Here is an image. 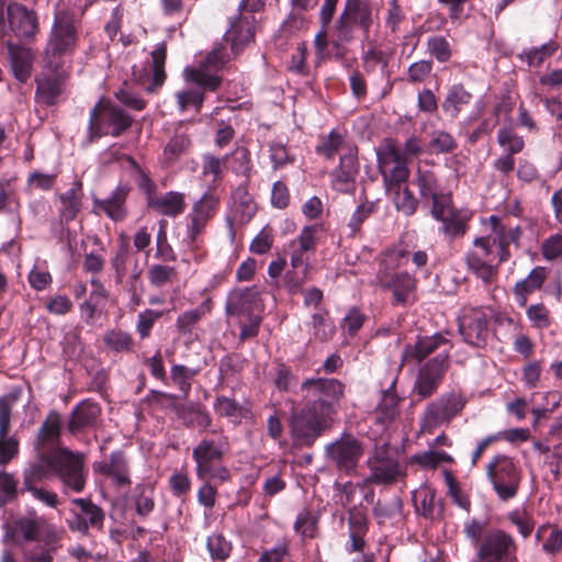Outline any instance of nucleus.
Wrapping results in <instances>:
<instances>
[{
  "instance_id": "obj_8",
  "label": "nucleus",
  "mask_w": 562,
  "mask_h": 562,
  "mask_svg": "<svg viewBox=\"0 0 562 562\" xmlns=\"http://www.w3.org/2000/svg\"><path fill=\"white\" fill-rule=\"evenodd\" d=\"M68 71L63 60L44 59L43 70L36 76V98L40 102L53 105L63 94Z\"/></svg>"
},
{
  "instance_id": "obj_6",
  "label": "nucleus",
  "mask_w": 562,
  "mask_h": 562,
  "mask_svg": "<svg viewBox=\"0 0 562 562\" xmlns=\"http://www.w3.org/2000/svg\"><path fill=\"white\" fill-rule=\"evenodd\" d=\"M366 463L369 475L363 480V484L390 485L405 475V467L387 445L375 448Z\"/></svg>"
},
{
  "instance_id": "obj_35",
  "label": "nucleus",
  "mask_w": 562,
  "mask_h": 562,
  "mask_svg": "<svg viewBox=\"0 0 562 562\" xmlns=\"http://www.w3.org/2000/svg\"><path fill=\"white\" fill-rule=\"evenodd\" d=\"M472 94L465 90L463 85L457 83L449 88L447 95L441 104L445 114L451 119L459 115L462 108L470 103Z\"/></svg>"
},
{
  "instance_id": "obj_22",
  "label": "nucleus",
  "mask_w": 562,
  "mask_h": 562,
  "mask_svg": "<svg viewBox=\"0 0 562 562\" xmlns=\"http://www.w3.org/2000/svg\"><path fill=\"white\" fill-rule=\"evenodd\" d=\"M76 43V30L68 19H58L52 31L44 59L61 60V55L72 49Z\"/></svg>"
},
{
  "instance_id": "obj_25",
  "label": "nucleus",
  "mask_w": 562,
  "mask_h": 562,
  "mask_svg": "<svg viewBox=\"0 0 562 562\" xmlns=\"http://www.w3.org/2000/svg\"><path fill=\"white\" fill-rule=\"evenodd\" d=\"M8 20L11 32L18 37L33 36L37 30V19L26 7L13 2L8 5Z\"/></svg>"
},
{
  "instance_id": "obj_10",
  "label": "nucleus",
  "mask_w": 562,
  "mask_h": 562,
  "mask_svg": "<svg viewBox=\"0 0 562 562\" xmlns=\"http://www.w3.org/2000/svg\"><path fill=\"white\" fill-rule=\"evenodd\" d=\"M379 171L383 178L386 191H392L398 186L405 184L409 177L406 159L398 148L387 142L376 151Z\"/></svg>"
},
{
  "instance_id": "obj_19",
  "label": "nucleus",
  "mask_w": 562,
  "mask_h": 562,
  "mask_svg": "<svg viewBox=\"0 0 562 562\" xmlns=\"http://www.w3.org/2000/svg\"><path fill=\"white\" fill-rule=\"evenodd\" d=\"M18 400V393H9L0 397V465L8 464L19 453L18 439L9 436L11 411Z\"/></svg>"
},
{
  "instance_id": "obj_30",
  "label": "nucleus",
  "mask_w": 562,
  "mask_h": 562,
  "mask_svg": "<svg viewBox=\"0 0 562 562\" xmlns=\"http://www.w3.org/2000/svg\"><path fill=\"white\" fill-rule=\"evenodd\" d=\"M128 194V189L125 187H117L112 195L108 199H93V210L95 212L102 211L113 221H122L125 217V201Z\"/></svg>"
},
{
  "instance_id": "obj_54",
  "label": "nucleus",
  "mask_w": 562,
  "mask_h": 562,
  "mask_svg": "<svg viewBox=\"0 0 562 562\" xmlns=\"http://www.w3.org/2000/svg\"><path fill=\"white\" fill-rule=\"evenodd\" d=\"M227 41L232 42V48L237 49L239 45L248 43L254 37V31L250 22H240L233 24L226 33Z\"/></svg>"
},
{
  "instance_id": "obj_5",
  "label": "nucleus",
  "mask_w": 562,
  "mask_h": 562,
  "mask_svg": "<svg viewBox=\"0 0 562 562\" xmlns=\"http://www.w3.org/2000/svg\"><path fill=\"white\" fill-rule=\"evenodd\" d=\"M333 422V417L305 402L304 407L292 415L291 434L297 443L312 446L324 431L331 428Z\"/></svg>"
},
{
  "instance_id": "obj_45",
  "label": "nucleus",
  "mask_w": 562,
  "mask_h": 562,
  "mask_svg": "<svg viewBox=\"0 0 562 562\" xmlns=\"http://www.w3.org/2000/svg\"><path fill=\"white\" fill-rule=\"evenodd\" d=\"M210 311L207 304L181 313L176 321V328L182 335L191 334L200 319Z\"/></svg>"
},
{
  "instance_id": "obj_23",
  "label": "nucleus",
  "mask_w": 562,
  "mask_h": 562,
  "mask_svg": "<svg viewBox=\"0 0 562 562\" xmlns=\"http://www.w3.org/2000/svg\"><path fill=\"white\" fill-rule=\"evenodd\" d=\"M338 1L339 0H324L318 14L321 29L314 38V46L318 60H324L330 57V53L328 50V46L330 45V29L333 26L331 21L336 12Z\"/></svg>"
},
{
  "instance_id": "obj_49",
  "label": "nucleus",
  "mask_w": 562,
  "mask_h": 562,
  "mask_svg": "<svg viewBox=\"0 0 562 562\" xmlns=\"http://www.w3.org/2000/svg\"><path fill=\"white\" fill-rule=\"evenodd\" d=\"M436 493L428 486H420L418 490L413 492V503L417 513L424 517H430L434 510Z\"/></svg>"
},
{
  "instance_id": "obj_47",
  "label": "nucleus",
  "mask_w": 562,
  "mask_h": 562,
  "mask_svg": "<svg viewBox=\"0 0 562 562\" xmlns=\"http://www.w3.org/2000/svg\"><path fill=\"white\" fill-rule=\"evenodd\" d=\"M497 143L504 149L505 154H519L524 147V138L512 127H501L497 131Z\"/></svg>"
},
{
  "instance_id": "obj_36",
  "label": "nucleus",
  "mask_w": 562,
  "mask_h": 562,
  "mask_svg": "<svg viewBox=\"0 0 562 562\" xmlns=\"http://www.w3.org/2000/svg\"><path fill=\"white\" fill-rule=\"evenodd\" d=\"M82 183L75 180L71 188L59 195L61 203L60 215L66 221H72L81 207Z\"/></svg>"
},
{
  "instance_id": "obj_52",
  "label": "nucleus",
  "mask_w": 562,
  "mask_h": 562,
  "mask_svg": "<svg viewBox=\"0 0 562 562\" xmlns=\"http://www.w3.org/2000/svg\"><path fill=\"white\" fill-rule=\"evenodd\" d=\"M507 519L516 526L518 532L521 535L522 538H528L533 528H535V520L527 510L525 509H514L507 514Z\"/></svg>"
},
{
  "instance_id": "obj_51",
  "label": "nucleus",
  "mask_w": 562,
  "mask_h": 562,
  "mask_svg": "<svg viewBox=\"0 0 562 562\" xmlns=\"http://www.w3.org/2000/svg\"><path fill=\"white\" fill-rule=\"evenodd\" d=\"M204 88L199 86L196 88L178 91L176 97L180 111H184L189 106H193L199 111L204 101Z\"/></svg>"
},
{
  "instance_id": "obj_7",
  "label": "nucleus",
  "mask_w": 562,
  "mask_h": 562,
  "mask_svg": "<svg viewBox=\"0 0 562 562\" xmlns=\"http://www.w3.org/2000/svg\"><path fill=\"white\" fill-rule=\"evenodd\" d=\"M83 460L82 453H74L68 449L53 451V470L65 488L75 493L83 491L87 482Z\"/></svg>"
},
{
  "instance_id": "obj_12",
  "label": "nucleus",
  "mask_w": 562,
  "mask_h": 562,
  "mask_svg": "<svg viewBox=\"0 0 562 562\" xmlns=\"http://www.w3.org/2000/svg\"><path fill=\"white\" fill-rule=\"evenodd\" d=\"M467 403V398L457 392L445 393L427 405L423 416V429L431 431L434 428L449 424L460 415Z\"/></svg>"
},
{
  "instance_id": "obj_38",
  "label": "nucleus",
  "mask_w": 562,
  "mask_h": 562,
  "mask_svg": "<svg viewBox=\"0 0 562 562\" xmlns=\"http://www.w3.org/2000/svg\"><path fill=\"white\" fill-rule=\"evenodd\" d=\"M348 147L355 146L347 143L341 133L333 130L322 139L321 144L316 147V151L319 155L325 156L327 159H333L337 153H341V155L346 153Z\"/></svg>"
},
{
  "instance_id": "obj_31",
  "label": "nucleus",
  "mask_w": 562,
  "mask_h": 562,
  "mask_svg": "<svg viewBox=\"0 0 562 562\" xmlns=\"http://www.w3.org/2000/svg\"><path fill=\"white\" fill-rule=\"evenodd\" d=\"M101 414L100 406L89 400L79 403L71 412L68 420V429L75 434L83 428L92 426Z\"/></svg>"
},
{
  "instance_id": "obj_18",
  "label": "nucleus",
  "mask_w": 562,
  "mask_h": 562,
  "mask_svg": "<svg viewBox=\"0 0 562 562\" xmlns=\"http://www.w3.org/2000/svg\"><path fill=\"white\" fill-rule=\"evenodd\" d=\"M486 313L480 307L464 308L459 317V331L463 340L474 347H484L488 338Z\"/></svg>"
},
{
  "instance_id": "obj_37",
  "label": "nucleus",
  "mask_w": 562,
  "mask_h": 562,
  "mask_svg": "<svg viewBox=\"0 0 562 562\" xmlns=\"http://www.w3.org/2000/svg\"><path fill=\"white\" fill-rule=\"evenodd\" d=\"M468 270L481 279L485 285L493 283L497 276L496 267L487 263L480 254L471 251L465 257Z\"/></svg>"
},
{
  "instance_id": "obj_26",
  "label": "nucleus",
  "mask_w": 562,
  "mask_h": 562,
  "mask_svg": "<svg viewBox=\"0 0 562 562\" xmlns=\"http://www.w3.org/2000/svg\"><path fill=\"white\" fill-rule=\"evenodd\" d=\"M393 293V305H406L416 300V280L407 272L393 274L383 285Z\"/></svg>"
},
{
  "instance_id": "obj_43",
  "label": "nucleus",
  "mask_w": 562,
  "mask_h": 562,
  "mask_svg": "<svg viewBox=\"0 0 562 562\" xmlns=\"http://www.w3.org/2000/svg\"><path fill=\"white\" fill-rule=\"evenodd\" d=\"M488 221L492 227V232L495 235L494 243L497 241L499 248L508 247V245L512 243H518L521 235V229L519 226L512 227L506 231L497 216L492 215Z\"/></svg>"
},
{
  "instance_id": "obj_27",
  "label": "nucleus",
  "mask_w": 562,
  "mask_h": 562,
  "mask_svg": "<svg viewBox=\"0 0 562 562\" xmlns=\"http://www.w3.org/2000/svg\"><path fill=\"white\" fill-rule=\"evenodd\" d=\"M192 457L196 463L198 477L206 480L210 467L222 460L223 450L214 441L203 439L193 449Z\"/></svg>"
},
{
  "instance_id": "obj_3",
  "label": "nucleus",
  "mask_w": 562,
  "mask_h": 562,
  "mask_svg": "<svg viewBox=\"0 0 562 562\" xmlns=\"http://www.w3.org/2000/svg\"><path fill=\"white\" fill-rule=\"evenodd\" d=\"M486 476L502 502H508L517 496L521 471L508 456H494L486 465Z\"/></svg>"
},
{
  "instance_id": "obj_32",
  "label": "nucleus",
  "mask_w": 562,
  "mask_h": 562,
  "mask_svg": "<svg viewBox=\"0 0 562 562\" xmlns=\"http://www.w3.org/2000/svg\"><path fill=\"white\" fill-rule=\"evenodd\" d=\"M148 206L162 215L175 217L184 211L186 202L182 193L170 191L160 196H148Z\"/></svg>"
},
{
  "instance_id": "obj_11",
  "label": "nucleus",
  "mask_w": 562,
  "mask_h": 562,
  "mask_svg": "<svg viewBox=\"0 0 562 562\" xmlns=\"http://www.w3.org/2000/svg\"><path fill=\"white\" fill-rule=\"evenodd\" d=\"M257 299L258 292L248 288L235 291L228 296L225 307L228 315H248V323L240 324L239 340L241 341L251 339L258 335L262 318L260 315L254 314L250 311Z\"/></svg>"
},
{
  "instance_id": "obj_55",
  "label": "nucleus",
  "mask_w": 562,
  "mask_h": 562,
  "mask_svg": "<svg viewBox=\"0 0 562 562\" xmlns=\"http://www.w3.org/2000/svg\"><path fill=\"white\" fill-rule=\"evenodd\" d=\"M557 49H558V44L554 42H549V43L543 44L539 48H532V49H529L528 52H525L524 54H520L519 58L521 60H526L528 66L538 67L543 63V60L547 57L553 55Z\"/></svg>"
},
{
  "instance_id": "obj_50",
  "label": "nucleus",
  "mask_w": 562,
  "mask_h": 562,
  "mask_svg": "<svg viewBox=\"0 0 562 562\" xmlns=\"http://www.w3.org/2000/svg\"><path fill=\"white\" fill-rule=\"evenodd\" d=\"M311 266L305 268L291 269L285 273L284 285L291 294H297L303 291V285L311 279Z\"/></svg>"
},
{
  "instance_id": "obj_13",
  "label": "nucleus",
  "mask_w": 562,
  "mask_h": 562,
  "mask_svg": "<svg viewBox=\"0 0 562 562\" xmlns=\"http://www.w3.org/2000/svg\"><path fill=\"white\" fill-rule=\"evenodd\" d=\"M228 57L222 46L214 47L202 60L199 67H187L184 77L188 81L194 82L210 91L216 90L221 85V77L217 72L227 63Z\"/></svg>"
},
{
  "instance_id": "obj_9",
  "label": "nucleus",
  "mask_w": 562,
  "mask_h": 562,
  "mask_svg": "<svg viewBox=\"0 0 562 562\" xmlns=\"http://www.w3.org/2000/svg\"><path fill=\"white\" fill-rule=\"evenodd\" d=\"M10 532L13 538H22L26 542L42 541L46 546H55L59 540L56 527L35 512L16 518L10 527Z\"/></svg>"
},
{
  "instance_id": "obj_2",
  "label": "nucleus",
  "mask_w": 562,
  "mask_h": 562,
  "mask_svg": "<svg viewBox=\"0 0 562 562\" xmlns=\"http://www.w3.org/2000/svg\"><path fill=\"white\" fill-rule=\"evenodd\" d=\"M304 401L334 418L345 395V385L337 379L312 378L301 384Z\"/></svg>"
},
{
  "instance_id": "obj_59",
  "label": "nucleus",
  "mask_w": 562,
  "mask_h": 562,
  "mask_svg": "<svg viewBox=\"0 0 562 562\" xmlns=\"http://www.w3.org/2000/svg\"><path fill=\"white\" fill-rule=\"evenodd\" d=\"M319 231H322V226L317 224L303 227L296 239L292 241V247H299L301 251H314Z\"/></svg>"
},
{
  "instance_id": "obj_29",
  "label": "nucleus",
  "mask_w": 562,
  "mask_h": 562,
  "mask_svg": "<svg viewBox=\"0 0 562 562\" xmlns=\"http://www.w3.org/2000/svg\"><path fill=\"white\" fill-rule=\"evenodd\" d=\"M93 469L95 472L110 476L117 485L131 484L127 460L120 450L113 451L109 456V460L95 462Z\"/></svg>"
},
{
  "instance_id": "obj_63",
  "label": "nucleus",
  "mask_w": 562,
  "mask_h": 562,
  "mask_svg": "<svg viewBox=\"0 0 562 562\" xmlns=\"http://www.w3.org/2000/svg\"><path fill=\"white\" fill-rule=\"evenodd\" d=\"M312 327L314 338L321 341H327L334 337L335 326L323 314L316 313L312 316Z\"/></svg>"
},
{
  "instance_id": "obj_56",
  "label": "nucleus",
  "mask_w": 562,
  "mask_h": 562,
  "mask_svg": "<svg viewBox=\"0 0 562 562\" xmlns=\"http://www.w3.org/2000/svg\"><path fill=\"white\" fill-rule=\"evenodd\" d=\"M403 502L400 497H394L390 502H378L373 507V514L379 524H384L385 520L395 517L402 513Z\"/></svg>"
},
{
  "instance_id": "obj_34",
  "label": "nucleus",
  "mask_w": 562,
  "mask_h": 562,
  "mask_svg": "<svg viewBox=\"0 0 562 562\" xmlns=\"http://www.w3.org/2000/svg\"><path fill=\"white\" fill-rule=\"evenodd\" d=\"M548 273L549 272L547 268L536 267L529 272V274L524 280L515 284L514 292L520 305L526 304L527 296L529 294L541 289L543 282L548 277Z\"/></svg>"
},
{
  "instance_id": "obj_58",
  "label": "nucleus",
  "mask_w": 562,
  "mask_h": 562,
  "mask_svg": "<svg viewBox=\"0 0 562 562\" xmlns=\"http://www.w3.org/2000/svg\"><path fill=\"white\" fill-rule=\"evenodd\" d=\"M151 67L154 74V83L161 86L165 81V61L167 56L166 44H158L151 52Z\"/></svg>"
},
{
  "instance_id": "obj_62",
  "label": "nucleus",
  "mask_w": 562,
  "mask_h": 562,
  "mask_svg": "<svg viewBox=\"0 0 562 562\" xmlns=\"http://www.w3.org/2000/svg\"><path fill=\"white\" fill-rule=\"evenodd\" d=\"M207 550L215 560H225L232 550L231 542L221 533H213L206 541Z\"/></svg>"
},
{
  "instance_id": "obj_16",
  "label": "nucleus",
  "mask_w": 562,
  "mask_h": 562,
  "mask_svg": "<svg viewBox=\"0 0 562 562\" xmlns=\"http://www.w3.org/2000/svg\"><path fill=\"white\" fill-rule=\"evenodd\" d=\"M70 517L67 524L70 530L87 535L89 529H102L104 512L89 498H74L70 501Z\"/></svg>"
},
{
  "instance_id": "obj_48",
  "label": "nucleus",
  "mask_w": 562,
  "mask_h": 562,
  "mask_svg": "<svg viewBox=\"0 0 562 562\" xmlns=\"http://www.w3.org/2000/svg\"><path fill=\"white\" fill-rule=\"evenodd\" d=\"M233 198L238 202V204L235 206V212L240 213V222L246 223L250 221V218L256 213V205L251 196L248 194L246 187L240 184L238 188H236L233 193Z\"/></svg>"
},
{
  "instance_id": "obj_44",
  "label": "nucleus",
  "mask_w": 562,
  "mask_h": 562,
  "mask_svg": "<svg viewBox=\"0 0 562 562\" xmlns=\"http://www.w3.org/2000/svg\"><path fill=\"white\" fill-rule=\"evenodd\" d=\"M416 184L424 200L432 199L442 193L439 189L438 179L431 170L418 168Z\"/></svg>"
},
{
  "instance_id": "obj_28",
  "label": "nucleus",
  "mask_w": 562,
  "mask_h": 562,
  "mask_svg": "<svg viewBox=\"0 0 562 562\" xmlns=\"http://www.w3.org/2000/svg\"><path fill=\"white\" fill-rule=\"evenodd\" d=\"M37 460L23 471V488L36 486L37 483L49 477L53 470V451L37 448Z\"/></svg>"
},
{
  "instance_id": "obj_41",
  "label": "nucleus",
  "mask_w": 562,
  "mask_h": 562,
  "mask_svg": "<svg viewBox=\"0 0 562 562\" xmlns=\"http://www.w3.org/2000/svg\"><path fill=\"white\" fill-rule=\"evenodd\" d=\"M400 398L391 391L383 393L382 400L374 411V418L378 423L386 425L398 414Z\"/></svg>"
},
{
  "instance_id": "obj_21",
  "label": "nucleus",
  "mask_w": 562,
  "mask_h": 562,
  "mask_svg": "<svg viewBox=\"0 0 562 562\" xmlns=\"http://www.w3.org/2000/svg\"><path fill=\"white\" fill-rule=\"evenodd\" d=\"M450 341L441 334L418 337L414 344L405 346L403 352L404 361L420 362L431 353H446L449 361Z\"/></svg>"
},
{
  "instance_id": "obj_61",
  "label": "nucleus",
  "mask_w": 562,
  "mask_h": 562,
  "mask_svg": "<svg viewBox=\"0 0 562 562\" xmlns=\"http://www.w3.org/2000/svg\"><path fill=\"white\" fill-rule=\"evenodd\" d=\"M176 278V269L169 266L154 265L148 270L149 282L156 288L165 286Z\"/></svg>"
},
{
  "instance_id": "obj_1",
  "label": "nucleus",
  "mask_w": 562,
  "mask_h": 562,
  "mask_svg": "<svg viewBox=\"0 0 562 562\" xmlns=\"http://www.w3.org/2000/svg\"><path fill=\"white\" fill-rule=\"evenodd\" d=\"M372 23V8L367 1L347 0L330 29L333 57L342 60L349 53V45L356 38V26L361 29L364 37H368Z\"/></svg>"
},
{
  "instance_id": "obj_60",
  "label": "nucleus",
  "mask_w": 562,
  "mask_h": 562,
  "mask_svg": "<svg viewBox=\"0 0 562 562\" xmlns=\"http://www.w3.org/2000/svg\"><path fill=\"white\" fill-rule=\"evenodd\" d=\"M428 146L434 154H446L457 148V142L448 132L437 131L434 132Z\"/></svg>"
},
{
  "instance_id": "obj_46",
  "label": "nucleus",
  "mask_w": 562,
  "mask_h": 562,
  "mask_svg": "<svg viewBox=\"0 0 562 562\" xmlns=\"http://www.w3.org/2000/svg\"><path fill=\"white\" fill-rule=\"evenodd\" d=\"M154 487L151 485H137L135 487L134 505L137 515L148 516L155 508Z\"/></svg>"
},
{
  "instance_id": "obj_24",
  "label": "nucleus",
  "mask_w": 562,
  "mask_h": 562,
  "mask_svg": "<svg viewBox=\"0 0 562 562\" xmlns=\"http://www.w3.org/2000/svg\"><path fill=\"white\" fill-rule=\"evenodd\" d=\"M218 200L211 193H204L201 199L193 204L190 214V224L188 226V236L191 243H194L198 236L203 232L206 223L214 215Z\"/></svg>"
},
{
  "instance_id": "obj_64",
  "label": "nucleus",
  "mask_w": 562,
  "mask_h": 562,
  "mask_svg": "<svg viewBox=\"0 0 562 562\" xmlns=\"http://www.w3.org/2000/svg\"><path fill=\"white\" fill-rule=\"evenodd\" d=\"M541 252L547 260L562 261V234H554L543 240Z\"/></svg>"
},
{
  "instance_id": "obj_42",
  "label": "nucleus",
  "mask_w": 562,
  "mask_h": 562,
  "mask_svg": "<svg viewBox=\"0 0 562 562\" xmlns=\"http://www.w3.org/2000/svg\"><path fill=\"white\" fill-rule=\"evenodd\" d=\"M469 217L456 210L451 215L445 216L439 222L442 224L441 232L450 239L463 236L468 231Z\"/></svg>"
},
{
  "instance_id": "obj_39",
  "label": "nucleus",
  "mask_w": 562,
  "mask_h": 562,
  "mask_svg": "<svg viewBox=\"0 0 562 562\" xmlns=\"http://www.w3.org/2000/svg\"><path fill=\"white\" fill-rule=\"evenodd\" d=\"M393 200L395 209L406 216L413 215L418 206V201L413 192L405 186H398L392 191H386Z\"/></svg>"
},
{
  "instance_id": "obj_15",
  "label": "nucleus",
  "mask_w": 562,
  "mask_h": 562,
  "mask_svg": "<svg viewBox=\"0 0 562 562\" xmlns=\"http://www.w3.org/2000/svg\"><path fill=\"white\" fill-rule=\"evenodd\" d=\"M515 538L503 529L488 531L479 543L476 558L480 562H505L516 554Z\"/></svg>"
},
{
  "instance_id": "obj_20",
  "label": "nucleus",
  "mask_w": 562,
  "mask_h": 562,
  "mask_svg": "<svg viewBox=\"0 0 562 562\" xmlns=\"http://www.w3.org/2000/svg\"><path fill=\"white\" fill-rule=\"evenodd\" d=\"M358 173V149L348 147L347 151L340 155L338 167L330 173L333 189L341 193H352L356 189Z\"/></svg>"
},
{
  "instance_id": "obj_40",
  "label": "nucleus",
  "mask_w": 562,
  "mask_h": 562,
  "mask_svg": "<svg viewBox=\"0 0 562 562\" xmlns=\"http://www.w3.org/2000/svg\"><path fill=\"white\" fill-rule=\"evenodd\" d=\"M9 53L15 78L22 82L26 81L31 74L30 52L9 44Z\"/></svg>"
},
{
  "instance_id": "obj_57",
  "label": "nucleus",
  "mask_w": 562,
  "mask_h": 562,
  "mask_svg": "<svg viewBox=\"0 0 562 562\" xmlns=\"http://www.w3.org/2000/svg\"><path fill=\"white\" fill-rule=\"evenodd\" d=\"M164 314V311H155L150 308H147L138 314L136 331L142 339L148 338L150 336V331L155 322L162 317Z\"/></svg>"
},
{
  "instance_id": "obj_53",
  "label": "nucleus",
  "mask_w": 562,
  "mask_h": 562,
  "mask_svg": "<svg viewBox=\"0 0 562 562\" xmlns=\"http://www.w3.org/2000/svg\"><path fill=\"white\" fill-rule=\"evenodd\" d=\"M180 416L188 426H199L206 428L211 424L209 414L201 409L199 405L192 404L180 409Z\"/></svg>"
},
{
  "instance_id": "obj_14",
  "label": "nucleus",
  "mask_w": 562,
  "mask_h": 562,
  "mask_svg": "<svg viewBox=\"0 0 562 562\" xmlns=\"http://www.w3.org/2000/svg\"><path fill=\"white\" fill-rule=\"evenodd\" d=\"M327 459L339 470L351 473L363 456L362 442L352 435L344 434L325 448Z\"/></svg>"
},
{
  "instance_id": "obj_17",
  "label": "nucleus",
  "mask_w": 562,
  "mask_h": 562,
  "mask_svg": "<svg viewBox=\"0 0 562 562\" xmlns=\"http://www.w3.org/2000/svg\"><path fill=\"white\" fill-rule=\"evenodd\" d=\"M448 368L446 353L436 355L418 369L413 391L422 398L431 396L437 392Z\"/></svg>"
},
{
  "instance_id": "obj_4",
  "label": "nucleus",
  "mask_w": 562,
  "mask_h": 562,
  "mask_svg": "<svg viewBox=\"0 0 562 562\" xmlns=\"http://www.w3.org/2000/svg\"><path fill=\"white\" fill-rule=\"evenodd\" d=\"M132 121L121 108L100 101L90 114L88 142L91 143L103 135L120 136L131 127Z\"/></svg>"
},
{
  "instance_id": "obj_33",
  "label": "nucleus",
  "mask_w": 562,
  "mask_h": 562,
  "mask_svg": "<svg viewBox=\"0 0 562 562\" xmlns=\"http://www.w3.org/2000/svg\"><path fill=\"white\" fill-rule=\"evenodd\" d=\"M60 428V415L57 412L52 411L38 430L36 449L41 447L48 451H55L56 449H54V445L59 438Z\"/></svg>"
}]
</instances>
